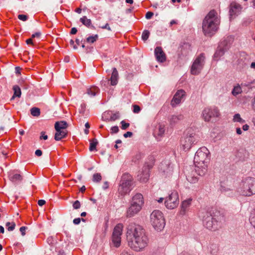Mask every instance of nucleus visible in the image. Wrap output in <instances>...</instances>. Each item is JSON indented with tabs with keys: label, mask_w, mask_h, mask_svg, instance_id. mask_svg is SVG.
Returning <instances> with one entry per match:
<instances>
[{
	"label": "nucleus",
	"mask_w": 255,
	"mask_h": 255,
	"mask_svg": "<svg viewBox=\"0 0 255 255\" xmlns=\"http://www.w3.org/2000/svg\"><path fill=\"white\" fill-rule=\"evenodd\" d=\"M127 239L128 246L136 252L143 251L148 244V238L144 229L135 224H131L128 226Z\"/></svg>",
	"instance_id": "obj_1"
},
{
	"label": "nucleus",
	"mask_w": 255,
	"mask_h": 255,
	"mask_svg": "<svg viewBox=\"0 0 255 255\" xmlns=\"http://www.w3.org/2000/svg\"><path fill=\"white\" fill-rule=\"evenodd\" d=\"M210 151L208 149L203 146L196 152L194 156L195 172L200 176H204L208 170V165L210 161Z\"/></svg>",
	"instance_id": "obj_2"
},
{
	"label": "nucleus",
	"mask_w": 255,
	"mask_h": 255,
	"mask_svg": "<svg viewBox=\"0 0 255 255\" xmlns=\"http://www.w3.org/2000/svg\"><path fill=\"white\" fill-rule=\"evenodd\" d=\"M220 23V16L215 10H211L202 23V29L205 35L211 36L218 30Z\"/></svg>",
	"instance_id": "obj_3"
},
{
	"label": "nucleus",
	"mask_w": 255,
	"mask_h": 255,
	"mask_svg": "<svg viewBox=\"0 0 255 255\" xmlns=\"http://www.w3.org/2000/svg\"><path fill=\"white\" fill-rule=\"evenodd\" d=\"M237 192L241 196L251 197L255 194V178L247 177L243 179L237 188Z\"/></svg>",
	"instance_id": "obj_4"
},
{
	"label": "nucleus",
	"mask_w": 255,
	"mask_h": 255,
	"mask_svg": "<svg viewBox=\"0 0 255 255\" xmlns=\"http://www.w3.org/2000/svg\"><path fill=\"white\" fill-rule=\"evenodd\" d=\"M144 205L143 196L140 193H136L131 198L130 206L127 211V217L130 218L138 214Z\"/></svg>",
	"instance_id": "obj_5"
},
{
	"label": "nucleus",
	"mask_w": 255,
	"mask_h": 255,
	"mask_svg": "<svg viewBox=\"0 0 255 255\" xmlns=\"http://www.w3.org/2000/svg\"><path fill=\"white\" fill-rule=\"evenodd\" d=\"M150 222L153 228L157 231H162L165 225V220L163 214L159 210L152 211L150 216Z\"/></svg>",
	"instance_id": "obj_6"
},
{
	"label": "nucleus",
	"mask_w": 255,
	"mask_h": 255,
	"mask_svg": "<svg viewBox=\"0 0 255 255\" xmlns=\"http://www.w3.org/2000/svg\"><path fill=\"white\" fill-rule=\"evenodd\" d=\"M132 177L128 173L123 174L118 191L121 195H125L129 193L132 190Z\"/></svg>",
	"instance_id": "obj_7"
},
{
	"label": "nucleus",
	"mask_w": 255,
	"mask_h": 255,
	"mask_svg": "<svg viewBox=\"0 0 255 255\" xmlns=\"http://www.w3.org/2000/svg\"><path fill=\"white\" fill-rule=\"evenodd\" d=\"M197 136L194 132H192L182 137L181 145L185 151H188L193 144L197 142Z\"/></svg>",
	"instance_id": "obj_8"
},
{
	"label": "nucleus",
	"mask_w": 255,
	"mask_h": 255,
	"mask_svg": "<svg viewBox=\"0 0 255 255\" xmlns=\"http://www.w3.org/2000/svg\"><path fill=\"white\" fill-rule=\"evenodd\" d=\"M179 198L177 191H173L166 197L164 205L166 208L169 210L176 208L179 205Z\"/></svg>",
	"instance_id": "obj_9"
},
{
	"label": "nucleus",
	"mask_w": 255,
	"mask_h": 255,
	"mask_svg": "<svg viewBox=\"0 0 255 255\" xmlns=\"http://www.w3.org/2000/svg\"><path fill=\"white\" fill-rule=\"evenodd\" d=\"M205 56L203 53L198 55L194 61L191 67V73L192 75L199 74L203 69L205 63Z\"/></svg>",
	"instance_id": "obj_10"
},
{
	"label": "nucleus",
	"mask_w": 255,
	"mask_h": 255,
	"mask_svg": "<svg viewBox=\"0 0 255 255\" xmlns=\"http://www.w3.org/2000/svg\"><path fill=\"white\" fill-rule=\"evenodd\" d=\"M203 224L207 229L211 231H215L220 226L216 218L208 212L203 217Z\"/></svg>",
	"instance_id": "obj_11"
},
{
	"label": "nucleus",
	"mask_w": 255,
	"mask_h": 255,
	"mask_svg": "<svg viewBox=\"0 0 255 255\" xmlns=\"http://www.w3.org/2000/svg\"><path fill=\"white\" fill-rule=\"evenodd\" d=\"M220 116V111L216 107L205 108L202 113V117L205 122H209L211 118H218Z\"/></svg>",
	"instance_id": "obj_12"
},
{
	"label": "nucleus",
	"mask_w": 255,
	"mask_h": 255,
	"mask_svg": "<svg viewBox=\"0 0 255 255\" xmlns=\"http://www.w3.org/2000/svg\"><path fill=\"white\" fill-rule=\"evenodd\" d=\"M124 226L122 224H118L114 228L112 236V242L114 246L118 248L121 245V236L123 233Z\"/></svg>",
	"instance_id": "obj_13"
},
{
	"label": "nucleus",
	"mask_w": 255,
	"mask_h": 255,
	"mask_svg": "<svg viewBox=\"0 0 255 255\" xmlns=\"http://www.w3.org/2000/svg\"><path fill=\"white\" fill-rule=\"evenodd\" d=\"M242 9V6L239 3H238L235 2H232L230 4V8L229 11L230 18H233L235 17L236 15L239 14L241 12Z\"/></svg>",
	"instance_id": "obj_14"
},
{
	"label": "nucleus",
	"mask_w": 255,
	"mask_h": 255,
	"mask_svg": "<svg viewBox=\"0 0 255 255\" xmlns=\"http://www.w3.org/2000/svg\"><path fill=\"white\" fill-rule=\"evenodd\" d=\"M185 96V92L183 90H178L174 95L171 104L172 106L175 107L177 105L180 104L182 100L184 98Z\"/></svg>",
	"instance_id": "obj_15"
},
{
	"label": "nucleus",
	"mask_w": 255,
	"mask_h": 255,
	"mask_svg": "<svg viewBox=\"0 0 255 255\" xmlns=\"http://www.w3.org/2000/svg\"><path fill=\"white\" fill-rule=\"evenodd\" d=\"M149 170L146 166H143L137 175L138 180L141 182H146L149 177Z\"/></svg>",
	"instance_id": "obj_16"
},
{
	"label": "nucleus",
	"mask_w": 255,
	"mask_h": 255,
	"mask_svg": "<svg viewBox=\"0 0 255 255\" xmlns=\"http://www.w3.org/2000/svg\"><path fill=\"white\" fill-rule=\"evenodd\" d=\"M192 198H189L183 200L181 204L179 214L181 215H185L192 203Z\"/></svg>",
	"instance_id": "obj_17"
},
{
	"label": "nucleus",
	"mask_w": 255,
	"mask_h": 255,
	"mask_svg": "<svg viewBox=\"0 0 255 255\" xmlns=\"http://www.w3.org/2000/svg\"><path fill=\"white\" fill-rule=\"evenodd\" d=\"M154 54L156 60L159 62H164L166 60V55L161 47H157L154 50Z\"/></svg>",
	"instance_id": "obj_18"
},
{
	"label": "nucleus",
	"mask_w": 255,
	"mask_h": 255,
	"mask_svg": "<svg viewBox=\"0 0 255 255\" xmlns=\"http://www.w3.org/2000/svg\"><path fill=\"white\" fill-rule=\"evenodd\" d=\"M165 126L162 124H159L154 130L153 134L155 137L160 140L165 132Z\"/></svg>",
	"instance_id": "obj_19"
},
{
	"label": "nucleus",
	"mask_w": 255,
	"mask_h": 255,
	"mask_svg": "<svg viewBox=\"0 0 255 255\" xmlns=\"http://www.w3.org/2000/svg\"><path fill=\"white\" fill-rule=\"evenodd\" d=\"M225 43L224 41L221 42L218 46V49L214 54V58L215 60L218 61L224 54L225 51L227 50L226 47H223L225 45Z\"/></svg>",
	"instance_id": "obj_20"
},
{
	"label": "nucleus",
	"mask_w": 255,
	"mask_h": 255,
	"mask_svg": "<svg viewBox=\"0 0 255 255\" xmlns=\"http://www.w3.org/2000/svg\"><path fill=\"white\" fill-rule=\"evenodd\" d=\"M161 171L167 175L170 174L172 172V166L168 161L162 162L160 165Z\"/></svg>",
	"instance_id": "obj_21"
},
{
	"label": "nucleus",
	"mask_w": 255,
	"mask_h": 255,
	"mask_svg": "<svg viewBox=\"0 0 255 255\" xmlns=\"http://www.w3.org/2000/svg\"><path fill=\"white\" fill-rule=\"evenodd\" d=\"M8 178L13 183H17L22 180V176L14 171H10L8 173Z\"/></svg>",
	"instance_id": "obj_22"
},
{
	"label": "nucleus",
	"mask_w": 255,
	"mask_h": 255,
	"mask_svg": "<svg viewBox=\"0 0 255 255\" xmlns=\"http://www.w3.org/2000/svg\"><path fill=\"white\" fill-rule=\"evenodd\" d=\"M119 79L118 72L116 68L113 69L112 73L109 81L111 82V85L115 86L117 84Z\"/></svg>",
	"instance_id": "obj_23"
},
{
	"label": "nucleus",
	"mask_w": 255,
	"mask_h": 255,
	"mask_svg": "<svg viewBox=\"0 0 255 255\" xmlns=\"http://www.w3.org/2000/svg\"><path fill=\"white\" fill-rule=\"evenodd\" d=\"M249 84H247L246 83H242L241 85L239 84H237L236 86H234L232 91V93L234 96H237L240 94H241L242 92V87L244 86H249Z\"/></svg>",
	"instance_id": "obj_24"
},
{
	"label": "nucleus",
	"mask_w": 255,
	"mask_h": 255,
	"mask_svg": "<svg viewBox=\"0 0 255 255\" xmlns=\"http://www.w3.org/2000/svg\"><path fill=\"white\" fill-rule=\"evenodd\" d=\"M99 92L100 90L98 87L93 86L87 89L86 94H87L89 96L92 97L99 94Z\"/></svg>",
	"instance_id": "obj_25"
},
{
	"label": "nucleus",
	"mask_w": 255,
	"mask_h": 255,
	"mask_svg": "<svg viewBox=\"0 0 255 255\" xmlns=\"http://www.w3.org/2000/svg\"><path fill=\"white\" fill-rule=\"evenodd\" d=\"M56 132L55 134V139L56 140H61L62 138L65 137L67 134V130H56Z\"/></svg>",
	"instance_id": "obj_26"
},
{
	"label": "nucleus",
	"mask_w": 255,
	"mask_h": 255,
	"mask_svg": "<svg viewBox=\"0 0 255 255\" xmlns=\"http://www.w3.org/2000/svg\"><path fill=\"white\" fill-rule=\"evenodd\" d=\"M155 161V157L153 155H149L146 161L144 166L150 169L153 166Z\"/></svg>",
	"instance_id": "obj_27"
},
{
	"label": "nucleus",
	"mask_w": 255,
	"mask_h": 255,
	"mask_svg": "<svg viewBox=\"0 0 255 255\" xmlns=\"http://www.w3.org/2000/svg\"><path fill=\"white\" fill-rule=\"evenodd\" d=\"M67 124L65 121L57 122L55 124V128L56 130H66Z\"/></svg>",
	"instance_id": "obj_28"
},
{
	"label": "nucleus",
	"mask_w": 255,
	"mask_h": 255,
	"mask_svg": "<svg viewBox=\"0 0 255 255\" xmlns=\"http://www.w3.org/2000/svg\"><path fill=\"white\" fill-rule=\"evenodd\" d=\"M12 89L14 91V94L11 100L14 99L15 97L20 98L21 95V92L19 87L17 85H14Z\"/></svg>",
	"instance_id": "obj_29"
},
{
	"label": "nucleus",
	"mask_w": 255,
	"mask_h": 255,
	"mask_svg": "<svg viewBox=\"0 0 255 255\" xmlns=\"http://www.w3.org/2000/svg\"><path fill=\"white\" fill-rule=\"evenodd\" d=\"M183 119V116L182 115H173L170 118V122L171 124H175Z\"/></svg>",
	"instance_id": "obj_30"
},
{
	"label": "nucleus",
	"mask_w": 255,
	"mask_h": 255,
	"mask_svg": "<svg viewBox=\"0 0 255 255\" xmlns=\"http://www.w3.org/2000/svg\"><path fill=\"white\" fill-rule=\"evenodd\" d=\"M80 21L86 26L90 27L92 25L91 20L85 16L81 17Z\"/></svg>",
	"instance_id": "obj_31"
},
{
	"label": "nucleus",
	"mask_w": 255,
	"mask_h": 255,
	"mask_svg": "<svg viewBox=\"0 0 255 255\" xmlns=\"http://www.w3.org/2000/svg\"><path fill=\"white\" fill-rule=\"evenodd\" d=\"M233 121L234 122H238L241 124H243L245 122V121L241 118L239 114H236L234 116Z\"/></svg>",
	"instance_id": "obj_32"
},
{
	"label": "nucleus",
	"mask_w": 255,
	"mask_h": 255,
	"mask_svg": "<svg viewBox=\"0 0 255 255\" xmlns=\"http://www.w3.org/2000/svg\"><path fill=\"white\" fill-rule=\"evenodd\" d=\"M30 113L34 117H38L40 114V111L38 108H32L30 110Z\"/></svg>",
	"instance_id": "obj_33"
},
{
	"label": "nucleus",
	"mask_w": 255,
	"mask_h": 255,
	"mask_svg": "<svg viewBox=\"0 0 255 255\" xmlns=\"http://www.w3.org/2000/svg\"><path fill=\"white\" fill-rule=\"evenodd\" d=\"M98 39V35L97 34L93 35L90 36H89L87 38V42L90 43H93L94 42L96 41Z\"/></svg>",
	"instance_id": "obj_34"
},
{
	"label": "nucleus",
	"mask_w": 255,
	"mask_h": 255,
	"mask_svg": "<svg viewBox=\"0 0 255 255\" xmlns=\"http://www.w3.org/2000/svg\"><path fill=\"white\" fill-rule=\"evenodd\" d=\"M98 144V142L96 139H94L91 141L89 147V150L90 151H94L96 150V146Z\"/></svg>",
	"instance_id": "obj_35"
},
{
	"label": "nucleus",
	"mask_w": 255,
	"mask_h": 255,
	"mask_svg": "<svg viewBox=\"0 0 255 255\" xmlns=\"http://www.w3.org/2000/svg\"><path fill=\"white\" fill-rule=\"evenodd\" d=\"M250 221L251 224L255 228V209L251 213Z\"/></svg>",
	"instance_id": "obj_36"
},
{
	"label": "nucleus",
	"mask_w": 255,
	"mask_h": 255,
	"mask_svg": "<svg viewBox=\"0 0 255 255\" xmlns=\"http://www.w3.org/2000/svg\"><path fill=\"white\" fill-rule=\"evenodd\" d=\"M5 225L9 231H13L15 227V224L14 222H7Z\"/></svg>",
	"instance_id": "obj_37"
},
{
	"label": "nucleus",
	"mask_w": 255,
	"mask_h": 255,
	"mask_svg": "<svg viewBox=\"0 0 255 255\" xmlns=\"http://www.w3.org/2000/svg\"><path fill=\"white\" fill-rule=\"evenodd\" d=\"M187 179L189 182L192 183H195L198 181V178L195 176L188 175L187 177Z\"/></svg>",
	"instance_id": "obj_38"
},
{
	"label": "nucleus",
	"mask_w": 255,
	"mask_h": 255,
	"mask_svg": "<svg viewBox=\"0 0 255 255\" xmlns=\"http://www.w3.org/2000/svg\"><path fill=\"white\" fill-rule=\"evenodd\" d=\"M102 179V176L100 173H95L93 176V181L94 182H100Z\"/></svg>",
	"instance_id": "obj_39"
},
{
	"label": "nucleus",
	"mask_w": 255,
	"mask_h": 255,
	"mask_svg": "<svg viewBox=\"0 0 255 255\" xmlns=\"http://www.w3.org/2000/svg\"><path fill=\"white\" fill-rule=\"evenodd\" d=\"M149 36V32L148 30H144L142 34V39L144 41L146 40Z\"/></svg>",
	"instance_id": "obj_40"
},
{
	"label": "nucleus",
	"mask_w": 255,
	"mask_h": 255,
	"mask_svg": "<svg viewBox=\"0 0 255 255\" xmlns=\"http://www.w3.org/2000/svg\"><path fill=\"white\" fill-rule=\"evenodd\" d=\"M80 206L81 204L78 200L75 201L73 204V207L75 209H79L80 208Z\"/></svg>",
	"instance_id": "obj_41"
},
{
	"label": "nucleus",
	"mask_w": 255,
	"mask_h": 255,
	"mask_svg": "<svg viewBox=\"0 0 255 255\" xmlns=\"http://www.w3.org/2000/svg\"><path fill=\"white\" fill-rule=\"evenodd\" d=\"M55 240L52 237H49L47 239V242L50 245H53L55 244Z\"/></svg>",
	"instance_id": "obj_42"
},
{
	"label": "nucleus",
	"mask_w": 255,
	"mask_h": 255,
	"mask_svg": "<svg viewBox=\"0 0 255 255\" xmlns=\"http://www.w3.org/2000/svg\"><path fill=\"white\" fill-rule=\"evenodd\" d=\"M121 128L123 129H126L129 126V124L128 123H126L124 121L121 122Z\"/></svg>",
	"instance_id": "obj_43"
},
{
	"label": "nucleus",
	"mask_w": 255,
	"mask_h": 255,
	"mask_svg": "<svg viewBox=\"0 0 255 255\" xmlns=\"http://www.w3.org/2000/svg\"><path fill=\"white\" fill-rule=\"evenodd\" d=\"M119 117V114L118 113L112 114V115L111 116V120L112 121H115L117 119H118Z\"/></svg>",
	"instance_id": "obj_44"
},
{
	"label": "nucleus",
	"mask_w": 255,
	"mask_h": 255,
	"mask_svg": "<svg viewBox=\"0 0 255 255\" xmlns=\"http://www.w3.org/2000/svg\"><path fill=\"white\" fill-rule=\"evenodd\" d=\"M18 18L19 19L25 21L27 19V16L26 15L24 14H19L18 15Z\"/></svg>",
	"instance_id": "obj_45"
},
{
	"label": "nucleus",
	"mask_w": 255,
	"mask_h": 255,
	"mask_svg": "<svg viewBox=\"0 0 255 255\" xmlns=\"http://www.w3.org/2000/svg\"><path fill=\"white\" fill-rule=\"evenodd\" d=\"M133 112L134 113H136V114L138 113L140 111V107L137 105H134L133 106Z\"/></svg>",
	"instance_id": "obj_46"
},
{
	"label": "nucleus",
	"mask_w": 255,
	"mask_h": 255,
	"mask_svg": "<svg viewBox=\"0 0 255 255\" xmlns=\"http://www.w3.org/2000/svg\"><path fill=\"white\" fill-rule=\"evenodd\" d=\"M153 15V13L152 12L148 11L146 13L145 17L146 19H150Z\"/></svg>",
	"instance_id": "obj_47"
},
{
	"label": "nucleus",
	"mask_w": 255,
	"mask_h": 255,
	"mask_svg": "<svg viewBox=\"0 0 255 255\" xmlns=\"http://www.w3.org/2000/svg\"><path fill=\"white\" fill-rule=\"evenodd\" d=\"M111 130L112 133H117L119 131V128L117 126H114L112 127Z\"/></svg>",
	"instance_id": "obj_48"
},
{
	"label": "nucleus",
	"mask_w": 255,
	"mask_h": 255,
	"mask_svg": "<svg viewBox=\"0 0 255 255\" xmlns=\"http://www.w3.org/2000/svg\"><path fill=\"white\" fill-rule=\"evenodd\" d=\"M40 139H43L44 140H46L47 139L48 136L47 135L45 134V132L44 131H42L41 132V136H40Z\"/></svg>",
	"instance_id": "obj_49"
},
{
	"label": "nucleus",
	"mask_w": 255,
	"mask_h": 255,
	"mask_svg": "<svg viewBox=\"0 0 255 255\" xmlns=\"http://www.w3.org/2000/svg\"><path fill=\"white\" fill-rule=\"evenodd\" d=\"M26 229V228L25 227H21L20 228L19 230H20V231L22 236L25 235V231Z\"/></svg>",
	"instance_id": "obj_50"
},
{
	"label": "nucleus",
	"mask_w": 255,
	"mask_h": 255,
	"mask_svg": "<svg viewBox=\"0 0 255 255\" xmlns=\"http://www.w3.org/2000/svg\"><path fill=\"white\" fill-rule=\"evenodd\" d=\"M132 135V133L130 131H128L124 134V136L126 138L128 137H131Z\"/></svg>",
	"instance_id": "obj_51"
},
{
	"label": "nucleus",
	"mask_w": 255,
	"mask_h": 255,
	"mask_svg": "<svg viewBox=\"0 0 255 255\" xmlns=\"http://www.w3.org/2000/svg\"><path fill=\"white\" fill-rule=\"evenodd\" d=\"M35 154L37 156H40L42 154V152L40 149H37L35 152Z\"/></svg>",
	"instance_id": "obj_52"
},
{
	"label": "nucleus",
	"mask_w": 255,
	"mask_h": 255,
	"mask_svg": "<svg viewBox=\"0 0 255 255\" xmlns=\"http://www.w3.org/2000/svg\"><path fill=\"white\" fill-rule=\"evenodd\" d=\"M46 202L44 200H39L38 201V204L40 206H42L45 204Z\"/></svg>",
	"instance_id": "obj_53"
},
{
	"label": "nucleus",
	"mask_w": 255,
	"mask_h": 255,
	"mask_svg": "<svg viewBox=\"0 0 255 255\" xmlns=\"http://www.w3.org/2000/svg\"><path fill=\"white\" fill-rule=\"evenodd\" d=\"M80 222H81V219L80 218H76V219H74V220H73V223L75 225L79 224L80 223Z\"/></svg>",
	"instance_id": "obj_54"
},
{
	"label": "nucleus",
	"mask_w": 255,
	"mask_h": 255,
	"mask_svg": "<svg viewBox=\"0 0 255 255\" xmlns=\"http://www.w3.org/2000/svg\"><path fill=\"white\" fill-rule=\"evenodd\" d=\"M40 32H36L34 34H33L31 36L32 38H34L35 37L39 38L40 36Z\"/></svg>",
	"instance_id": "obj_55"
},
{
	"label": "nucleus",
	"mask_w": 255,
	"mask_h": 255,
	"mask_svg": "<svg viewBox=\"0 0 255 255\" xmlns=\"http://www.w3.org/2000/svg\"><path fill=\"white\" fill-rule=\"evenodd\" d=\"M26 43L28 45H29V44L33 45L34 44L32 37L31 38H29V39H27L26 41Z\"/></svg>",
	"instance_id": "obj_56"
},
{
	"label": "nucleus",
	"mask_w": 255,
	"mask_h": 255,
	"mask_svg": "<svg viewBox=\"0 0 255 255\" xmlns=\"http://www.w3.org/2000/svg\"><path fill=\"white\" fill-rule=\"evenodd\" d=\"M102 29H107L109 30H111V28L108 23H106L105 25L101 27Z\"/></svg>",
	"instance_id": "obj_57"
},
{
	"label": "nucleus",
	"mask_w": 255,
	"mask_h": 255,
	"mask_svg": "<svg viewBox=\"0 0 255 255\" xmlns=\"http://www.w3.org/2000/svg\"><path fill=\"white\" fill-rule=\"evenodd\" d=\"M109 187V183L108 182H105L103 185V188L105 190L108 189Z\"/></svg>",
	"instance_id": "obj_58"
},
{
	"label": "nucleus",
	"mask_w": 255,
	"mask_h": 255,
	"mask_svg": "<svg viewBox=\"0 0 255 255\" xmlns=\"http://www.w3.org/2000/svg\"><path fill=\"white\" fill-rule=\"evenodd\" d=\"M77 30L76 28L73 27L71 29L70 33L71 34H75L77 33Z\"/></svg>",
	"instance_id": "obj_59"
},
{
	"label": "nucleus",
	"mask_w": 255,
	"mask_h": 255,
	"mask_svg": "<svg viewBox=\"0 0 255 255\" xmlns=\"http://www.w3.org/2000/svg\"><path fill=\"white\" fill-rule=\"evenodd\" d=\"M249 126L247 124H246L243 126V129L244 131H247V130H249Z\"/></svg>",
	"instance_id": "obj_60"
},
{
	"label": "nucleus",
	"mask_w": 255,
	"mask_h": 255,
	"mask_svg": "<svg viewBox=\"0 0 255 255\" xmlns=\"http://www.w3.org/2000/svg\"><path fill=\"white\" fill-rule=\"evenodd\" d=\"M70 44L71 45H72L73 47V48L74 49H77V47L76 45H74V41L73 40L71 39L70 41Z\"/></svg>",
	"instance_id": "obj_61"
},
{
	"label": "nucleus",
	"mask_w": 255,
	"mask_h": 255,
	"mask_svg": "<svg viewBox=\"0 0 255 255\" xmlns=\"http://www.w3.org/2000/svg\"><path fill=\"white\" fill-rule=\"evenodd\" d=\"M236 132L238 134H241L242 133V131L240 128H236Z\"/></svg>",
	"instance_id": "obj_62"
},
{
	"label": "nucleus",
	"mask_w": 255,
	"mask_h": 255,
	"mask_svg": "<svg viewBox=\"0 0 255 255\" xmlns=\"http://www.w3.org/2000/svg\"><path fill=\"white\" fill-rule=\"evenodd\" d=\"M251 68L252 69H255V61L251 63Z\"/></svg>",
	"instance_id": "obj_63"
},
{
	"label": "nucleus",
	"mask_w": 255,
	"mask_h": 255,
	"mask_svg": "<svg viewBox=\"0 0 255 255\" xmlns=\"http://www.w3.org/2000/svg\"><path fill=\"white\" fill-rule=\"evenodd\" d=\"M75 11L78 13H81L82 11V9L81 8L79 7L76 9Z\"/></svg>",
	"instance_id": "obj_64"
}]
</instances>
